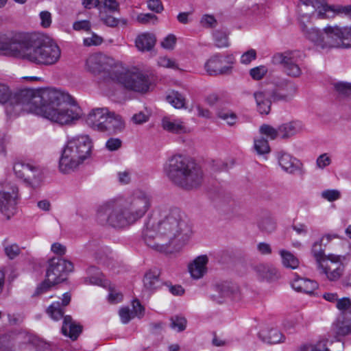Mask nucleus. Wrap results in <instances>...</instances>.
Listing matches in <instances>:
<instances>
[{"instance_id": "nucleus-1", "label": "nucleus", "mask_w": 351, "mask_h": 351, "mask_svg": "<svg viewBox=\"0 0 351 351\" xmlns=\"http://www.w3.org/2000/svg\"><path fill=\"white\" fill-rule=\"evenodd\" d=\"M0 104H5L9 119L26 112L64 125L78 119L81 114L80 106L69 94L52 88H27L12 93L8 86L0 83Z\"/></svg>"}, {"instance_id": "nucleus-2", "label": "nucleus", "mask_w": 351, "mask_h": 351, "mask_svg": "<svg viewBox=\"0 0 351 351\" xmlns=\"http://www.w3.org/2000/svg\"><path fill=\"white\" fill-rule=\"evenodd\" d=\"M192 232L186 216L178 208L160 210L148 217L143 229L147 246L171 253L179 250Z\"/></svg>"}, {"instance_id": "nucleus-3", "label": "nucleus", "mask_w": 351, "mask_h": 351, "mask_svg": "<svg viewBox=\"0 0 351 351\" xmlns=\"http://www.w3.org/2000/svg\"><path fill=\"white\" fill-rule=\"evenodd\" d=\"M152 206V197L142 191L130 195L110 200L97 210V219L102 225L122 230L140 221Z\"/></svg>"}, {"instance_id": "nucleus-4", "label": "nucleus", "mask_w": 351, "mask_h": 351, "mask_svg": "<svg viewBox=\"0 0 351 351\" xmlns=\"http://www.w3.org/2000/svg\"><path fill=\"white\" fill-rule=\"evenodd\" d=\"M165 171L175 185L184 190L196 189L204 182L202 168L195 161L182 155L172 156L169 160Z\"/></svg>"}, {"instance_id": "nucleus-5", "label": "nucleus", "mask_w": 351, "mask_h": 351, "mask_svg": "<svg viewBox=\"0 0 351 351\" xmlns=\"http://www.w3.org/2000/svg\"><path fill=\"white\" fill-rule=\"evenodd\" d=\"M61 50L53 40L25 34L20 58L38 66H49L60 59Z\"/></svg>"}, {"instance_id": "nucleus-6", "label": "nucleus", "mask_w": 351, "mask_h": 351, "mask_svg": "<svg viewBox=\"0 0 351 351\" xmlns=\"http://www.w3.org/2000/svg\"><path fill=\"white\" fill-rule=\"evenodd\" d=\"M91 148L92 142L88 135H80L69 139L59 160L60 172L70 173L75 171L90 156Z\"/></svg>"}, {"instance_id": "nucleus-7", "label": "nucleus", "mask_w": 351, "mask_h": 351, "mask_svg": "<svg viewBox=\"0 0 351 351\" xmlns=\"http://www.w3.org/2000/svg\"><path fill=\"white\" fill-rule=\"evenodd\" d=\"M87 124L94 130L114 134L121 132L124 122L119 115L111 112L106 108L92 110L86 118Z\"/></svg>"}, {"instance_id": "nucleus-8", "label": "nucleus", "mask_w": 351, "mask_h": 351, "mask_svg": "<svg viewBox=\"0 0 351 351\" xmlns=\"http://www.w3.org/2000/svg\"><path fill=\"white\" fill-rule=\"evenodd\" d=\"M316 246L317 244L313 245L312 253L316 260L317 268L329 280H337L343 273V263L347 260V256L333 254L325 256L323 249L316 251Z\"/></svg>"}, {"instance_id": "nucleus-9", "label": "nucleus", "mask_w": 351, "mask_h": 351, "mask_svg": "<svg viewBox=\"0 0 351 351\" xmlns=\"http://www.w3.org/2000/svg\"><path fill=\"white\" fill-rule=\"evenodd\" d=\"M341 29L337 25L327 26L323 31L312 28L308 31V40L317 50L342 48Z\"/></svg>"}, {"instance_id": "nucleus-10", "label": "nucleus", "mask_w": 351, "mask_h": 351, "mask_svg": "<svg viewBox=\"0 0 351 351\" xmlns=\"http://www.w3.org/2000/svg\"><path fill=\"white\" fill-rule=\"evenodd\" d=\"M304 53L299 51H287L283 53H276L271 57V63L274 65H281L283 71L289 77H298L302 74V69L298 63V59Z\"/></svg>"}, {"instance_id": "nucleus-11", "label": "nucleus", "mask_w": 351, "mask_h": 351, "mask_svg": "<svg viewBox=\"0 0 351 351\" xmlns=\"http://www.w3.org/2000/svg\"><path fill=\"white\" fill-rule=\"evenodd\" d=\"M311 5L313 10L311 16L317 19H332L335 16H344L351 18V5H329L326 0H308V6Z\"/></svg>"}, {"instance_id": "nucleus-12", "label": "nucleus", "mask_w": 351, "mask_h": 351, "mask_svg": "<svg viewBox=\"0 0 351 351\" xmlns=\"http://www.w3.org/2000/svg\"><path fill=\"white\" fill-rule=\"evenodd\" d=\"M47 314L54 320L63 318L62 332L64 336L69 337L73 341L77 339L82 331V326L75 324L70 315L64 316V311L60 307L59 302L51 304L47 309Z\"/></svg>"}, {"instance_id": "nucleus-13", "label": "nucleus", "mask_w": 351, "mask_h": 351, "mask_svg": "<svg viewBox=\"0 0 351 351\" xmlns=\"http://www.w3.org/2000/svg\"><path fill=\"white\" fill-rule=\"evenodd\" d=\"M117 80L126 89L141 93H147L151 85L148 75L141 71L120 73Z\"/></svg>"}, {"instance_id": "nucleus-14", "label": "nucleus", "mask_w": 351, "mask_h": 351, "mask_svg": "<svg viewBox=\"0 0 351 351\" xmlns=\"http://www.w3.org/2000/svg\"><path fill=\"white\" fill-rule=\"evenodd\" d=\"M73 265L71 261L58 257L49 260L46 278L52 284H58L66 280L68 273L73 271Z\"/></svg>"}, {"instance_id": "nucleus-15", "label": "nucleus", "mask_w": 351, "mask_h": 351, "mask_svg": "<svg viewBox=\"0 0 351 351\" xmlns=\"http://www.w3.org/2000/svg\"><path fill=\"white\" fill-rule=\"evenodd\" d=\"M25 33L15 32L0 34V51L20 58Z\"/></svg>"}, {"instance_id": "nucleus-16", "label": "nucleus", "mask_w": 351, "mask_h": 351, "mask_svg": "<svg viewBox=\"0 0 351 351\" xmlns=\"http://www.w3.org/2000/svg\"><path fill=\"white\" fill-rule=\"evenodd\" d=\"M234 58L232 55L222 56L216 54L212 56L205 64V69L210 75L229 74Z\"/></svg>"}, {"instance_id": "nucleus-17", "label": "nucleus", "mask_w": 351, "mask_h": 351, "mask_svg": "<svg viewBox=\"0 0 351 351\" xmlns=\"http://www.w3.org/2000/svg\"><path fill=\"white\" fill-rule=\"evenodd\" d=\"M18 188L5 186L0 191V213L10 219L17 212Z\"/></svg>"}, {"instance_id": "nucleus-18", "label": "nucleus", "mask_w": 351, "mask_h": 351, "mask_svg": "<svg viewBox=\"0 0 351 351\" xmlns=\"http://www.w3.org/2000/svg\"><path fill=\"white\" fill-rule=\"evenodd\" d=\"M17 177L22 178L31 187L38 186L42 181L41 170L32 165L16 162L13 167Z\"/></svg>"}, {"instance_id": "nucleus-19", "label": "nucleus", "mask_w": 351, "mask_h": 351, "mask_svg": "<svg viewBox=\"0 0 351 351\" xmlns=\"http://www.w3.org/2000/svg\"><path fill=\"white\" fill-rule=\"evenodd\" d=\"M113 60L101 53L90 54L86 59L85 69L93 74H99L102 72L109 71Z\"/></svg>"}, {"instance_id": "nucleus-20", "label": "nucleus", "mask_w": 351, "mask_h": 351, "mask_svg": "<svg viewBox=\"0 0 351 351\" xmlns=\"http://www.w3.org/2000/svg\"><path fill=\"white\" fill-rule=\"evenodd\" d=\"M295 84L287 80H282L276 83V88L271 92V97L274 101H289L295 95Z\"/></svg>"}, {"instance_id": "nucleus-21", "label": "nucleus", "mask_w": 351, "mask_h": 351, "mask_svg": "<svg viewBox=\"0 0 351 351\" xmlns=\"http://www.w3.org/2000/svg\"><path fill=\"white\" fill-rule=\"evenodd\" d=\"M215 293L211 295V299L217 303H222L225 299L234 298L238 294V287L229 282H223L215 286Z\"/></svg>"}, {"instance_id": "nucleus-22", "label": "nucleus", "mask_w": 351, "mask_h": 351, "mask_svg": "<svg viewBox=\"0 0 351 351\" xmlns=\"http://www.w3.org/2000/svg\"><path fill=\"white\" fill-rule=\"evenodd\" d=\"M208 258L206 255H201L196 257L189 266V271L194 279H199L204 276L207 271L206 265Z\"/></svg>"}, {"instance_id": "nucleus-23", "label": "nucleus", "mask_w": 351, "mask_h": 351, "mask_svg": "<svg viewBox=\"0 0 351 351\" xmlns=\"http://www.w3.org/2000/svg\"><path fill=\"white\" fill-rule=\"evenodd\" d=\"M160 272L159 269L155 268L147 271L143 278V285L145 291L153 293L160 289L163 282L160 279Z\"/></svg>"}, {"instance_id": "nucleus-24", "label": "nucleus", "mask_w": 351, "mask_h": 351, "mask_svg": "<svg viewBox=\"0 0 351 351\" xmlns=\"http://www.w3.org/2000/svg\"><path fill=\"white\" fill-rule=\"evenodd\" d=\"M156 43V36L149 32L140 34L135 39L136 47L142 52L151 51L155 46Z\"/></svg>"}, {"instance_id": "nucleus-25", "label": "nucleus", "mask_w": 351, "mask_h": 351, "mask_svg": "<svg viewBox=\"0 0 351 351\" xmlns=\"http://www.w3.org/2000/svg\"><path fill=\"white\" fill-rule=\"evenodd\" d=\"M302 128L301 121L298 120L285 123L278 126L279 137L282 139L289 138L299 133Z\"/></svg>"}, {"instance_id": "nucleus-26", "label": "nucleus", "mask_w": 351, "mask_h": 351, "mask_svg": "<svg viewBox=\"0 0 351 351\" xmlns=\"http://www.w3.org/2000/svg\"><path fill=\"white\" fill-rule=\"evenodd\" d=\"M269 97H271V93H268L265 91H256L254 93L257 110L261 114L267 115L270 112L271 101Z\"/></svg>"}, {"instance_id": "nucleus-27", "label": "nucleus", "mask_w": 351, "mask_h": 351, "mask_svg": "<svg viewBox=\"0 0 351 351\" xmlns=\"http://www.w3.org/2000/svg\"><path fill=\"white\" fill-rule=\"evenodd\" d=\"M278 162L285 171L291 173L299 171L302 166L300 160L287 153H282L280 155Z\"/></svg>"}, {"instance_id": "nucleus-28", "label": "nucleus", "mask_w": 351, "mask_h": 351, "mask_svg": "<svg viewBox=\"0 0 351 351\" xmlns=\"http://www.w3.org/2000/svg\"><path fill=\"white\" fill-rule=\"evenodd\" d=\"M254 269L260 278L267 281H274L280 277L278 269L271 265L258 264Z\"/></svg>"}, {"instance_id": "nucleus-29", "label": "nucleus", "mask_w": 351, "mask_h": 351, "mask_svg": "<svg viewBox=\"0 0 351 351\" xmlns=\"http://www.w3.org/2000/svg\"><path fill=\"white\" fill-rule=\"evenodd\" d=\"M162 127L165 130L174 134H182L186 132V128L182 121L172 119L168 117L162 119Z\"/></svg>"}, {"instance_id": "nucleus-30", "label": "nucleus", "mask_w": 351, "mask_h": 351, "mask_svg": "<svg viewBox=\"0 0 351 351\" xmlns=\"http://www.w3.org/2000/svg\"><path fill=\"white\" fill-rule=\"evenodd\" d=\"M333 330L337 336L351 335V318L339 316L333 324Z\"/></svg>"}, {"instance_id": "nucleus-31", "label": "nucleus", "mask_w": 351, "mask_h": 351, "mask_svg": "<svg viewBox=\"0 0 351 351\" xmlns=\"http://www.w3.org/2000/svg\"><path fill=\"white\" fill-rule=\"evenodd\" d=\"M263 341L267 343H278L282 341L283 335L277 329L263 330L258 333Z\"/></svg>"}, {"instance_id": "nucleus-32", "label": "nucleus", "mask_w": 351, "mask_h": 351, "mask_svg": "<svg viewBox=\"0 0 351 351\" xmlns=\"http://www.w3.org/2000/svg\"><path fill=\"white\" fill-rule=\"evenodd\" d=\"M279 253L282 258V264L285 267L295 269L299 266L298 259L290 252L280 250Z\"/></svg>"}, {"instance_id": "nucleus-33", "label": "nucleus", "mask_w": 351, "mask_h": 351, "mask_svg": "<svg viewBox=\"0 0 351 351\" xmlns=\"http://www.w3.org/2000/svg\"><path fill=\"white\" fill-rule=\"evenodd\" d=\"M258 227L262 232L270 234L276 230V223L271 217H265L259 220Z\"/></svg>"}, {"instance_id": "nucleus-34", "label": "nucleus", "mask_w": 351, "mask_h": 351, "mask_svg": "<svg viewBox=\"0 0 351 351\" xmlns=\"http://www.w3.org/2000/svg\"><path fill=\"white\" fill-rule=\"evenodd\" d=\"M3 246L4 253L10 260H14L21 252L20 247L16 243L9 244L8 239L3 241Z\"/></svg>"}, {"instance_id": "nucleus-35", "label": "nucleus", "mask_w": 351, "mask_h": 351, "mask_svg": "<svg viewBox=\"0 0 351 351\" xmlns=\"http://www.w3.org/2000/svg\"><path fill=\"white\" fill-rule=\"evenodd\" d=\"M86 273L88 275V276L85 278V282L86 284L100 285L101 282V273L97 267L90 266L87 269Z\"/></svg>"}, {"instance_id": "nucleus-36", "label": "nucleus", "mask_w": 351, "mask_h": 351, "mask_svg": "<svg viewBox=\"0 0 351 351\" xmlns=\"http://www.w3.org/2000/svg\"><path fill=\"white\" fill-rule=\"evenodd\" d=\"M167 101L176 108H182L184 107L185 98L177 91H172L166 97Z\"/></svg>"}, {"instance_id": "nucleus-37", "label": "nucleus", "mask_w": 351, "mask_h": 351, "mask_svg": "<svg viewBox=\"0 0 351 351\" xmlns=\"http://www.w3.org/2000/svg\"><path fill=\"white\" fill-rule=\"evenodd\" d=\"M307 6V0H300L298 5V21L300 23L302 31L306 33V7Z\"/></svg>"}, {"instance_id": "nucleus-38", "label": "nucleus", "mask_w": 351, "mask_h": 351, "mask_svg": "<svg viewBox=\"0 0 351 351\" xmlns=\"http://www.w3.org/2000/svg\"><path fill=\"white\" fill-rule=\"evenodd\" d=\"M187 321L184 317L175 315L170 318V327L177 332H182L186 328Z\"/></svg>"}, {"instance_id": "nucleus-39", "label": "nucleus", "mask_w": 351, "mask_h": 351, "mask_svg": "<svg viewBox=\"0 0 351 351\" xmlns=\"http://www.w3.org/2000/svg\"><path fill=\"white\" fill-rule=\"evenodd\" d=\"M341 40H342V48H351V25L340 27Z\"/></svg>"}, {"instance_id": "nucleus-40", "label": "nucleus", "mask_w": 351, "mask_h": 351, "mask_svg": "<svg viewBox=\"0 0 351 351\" xmlns=\"http://www.w3.org/2000/svg\"><path fill=\"white\" fill-rule=\"evenodd\" d=\"M217 117L226 121L229 125H233L237 120V114L231 110H219L217 113Z\"/></svg>"}, {"instance_id": "nucleus-41", "label": "nucleus", "mask_w": 351, "mask_h": 351, "mask_svg": "<svg viewBox=\"0 0 351 351\" xmlns=\"http://www.w3.org/2000/svg\"><path fill=\"white\" fill-rule=\"evenodd\" d=\"M254 149L259 155L268 154L270 152V147L267 140L261 138L254 140Z\"/></svg>"}, {"instance_id": "nucleus-42", "label": "nucleus", "mask_w": 351, "mask_h": 351, "mask_svg": "<svg viewBox=\"0 0 351 351\" xmlns=\"http://www.w3.org/2000/svg\"><path fill=\"white\" fill-rule=\"evenodd\" d=\"M259 132L261 134L265 135L271 140H274L279 136L278 128L276 129L268 124H263L260 127Z\"/></svg>"}, {"instance_id": "nucleus-43", "label": "nucleus", "mask_w": 351, "mask_h": 351, "mask_svg": "<svg viewBox=\"0 0 351 351\" xmlns=\"http://www.w3.org/2000/svg\"><path fill=\"white\" fill-rule=\"evenodd\" d=\"M292 288L299 293H307V283L306 279L303 278H300L298 275H295V278H294L293 282L291 283Z\"/></svg>"}, {"instance_id": "nucleus-44", "label": "nucleus", "mask_w": 351, "mask_h": 351, "mask_svg": "<svg viewBox=\"0 0 351 351\" xmlns=\"http://www.w3.org/2000/svg\"><path fill=\"white\" fill-rule=\"evenodd\" d=\"M215 45L218 47L228 46V36L226 32L217 30L213 33Z\"/></svg>"}, {"instance_id": "nucleus-45", "label": "nucleus", "mask_w": 351, "mask_h": 351, "mask_svg": "<svg viewBox=\"0 0 351 351\" xmlns=\"http://www.w3.org/2000/svg\"><path fill=\"white\" fill-rule=\"evenodd\" d=\"M321 197L328 202H334L341 198V193L337 189H326L321 193Z\"/></svg>"}, {"instance_id": "nucleus-46", "label": "nucleus", "mask_w": 351, "mask_h": 351, "mask_svg": "<svg viewBox=\"0 0 351 351\" xmlns=\"http://www.w3.org/2000/svg\"><path fill=\"white\" fill-rule=\"evenodd\" d=\"M267 73V69L264 65L256 66L250 70V75L254 80H260L264 77Z\"/></svg>"}, {"instance_id": "nucleus-47", "label": "nucleus", "mask_w": 351, "mask_h": 351, "mask_svg": "<svg viewBox=\"0 0 351 351\" xmlns=\"http://www.w3.org/2000/svg\"><path fill=\"white\" fill-rule=\"evenodd\" d=\"M121 322L124 324L129 323V322L134 317V313L130 311L128 307H123L119 311Z\"/></svg>"}, {"instance_id": "nucleus-48", "label": "nucleus", "mask_w": 351, "mask_h": 351, "mask_svg": "<svg viewBox=\"0 0 351 351\" xmlns=\"http://www.w3.org/2000/svg\"><path fill=\"white\" fill-rule=\"evenodd\" d=\"M157 19L158 18L155 14L147 13L138 14L137 16L136 20L139 23L146 25L152 22L154 23L156 21H157Z\"/></svg>"}, {"instance_id": "nucleus-49", "label": "nucleus", "mask_w": 351, "mask_h": 351, "mask_svg": "<svg viewBox=\"0 0 351 351\" xmlns=\"http://www.w3.org/2000/svg\"><path fill=\"white\" fill-rule=\"evenodd\" d=\"M56 284H52L51 281L48 280L47 278L43 282H42L36 289V291L34 293V296L39 295L43 293L47 292L51 287L55 285Z\"/></svg>"}, {"instance_id": "nucleus-50", "label": "nucleus", "mask_w": 351, "mask_h": 351, "mask_svg": "<svg viewBox=\"0 0 351 351\" xmlns=\"http://www.w3.org/2000/svg\"><path fill=\"white\" fill-rule=\"evenodd\" d=\"M256 58V51L251 49L245 52L241 57V63L243 64H248L252 60Z\"/></svg>"}, {"instance_id": "nucleus-51", "label": "nucleus", "mask_w": 351, "mask_h": 351, "mask_svg": "<svg viewBox=\"0 0 351 351\" xmlns=\"http://www.w3.org/2000/svg\"><path fill=\"white\" fill-rule=\"evenodd\" d=\"M147 7L150 10L156 13H160L164 10L160 0H147Z\"/></svg>"}, {"instance_id": "nucleus-52", "label": "nucleus", "mask_w": 351, "mask_h": 351, "mask_svg": "<svg viewBox=\"0 0 351 351\" xmlns=\"http://www.w3.org/2000/svg\"><path fill=\"white\" fill-rule=\"evenodd\" d=\"M122 145V141L118 138H110L106 143V147L111 152L119 149Z\"/></svg>"}, {"instance_id": "nucleus-53", "label": "nucleus", "mask_w": 351, "mask_h": 351, "mask_svg": "<svg viewBox=\"0 0 351 351\" xmlns=\"http://www.w3.org/2000/svg\"><path fill=\"white\" fill-rule=\"evenodd\" d=\"M331 162L330 158L327 154H321L316 160V166L318 169H324Z\"/></svg>"}, {"instance_id": "nucleus-54", "label": "nucleus", "mask_w": 351, "mask_h": 351, "mask_svg": "<svg viewBox=\"0 0 351 351\" xmlns=\"http://www.w3.org/2000/svg\"><path fill=\"white\" fill-rule=\"evenodd\" d=\"M84 45L87 47L99 45L103 42V38L101 36L93 34L91 37L86 38L84 39Z\"/></svg>"}, {"instance_id": "nucleus-55", "label": "nucleus", "mask_w": 351, "mask_h": 351, "mask_svg": "<svg viewBox=\"0 0 351 351\" xmlns=\"http://www.w3.org/2000/svg\"><path fill=\"white\" fill-rule=\"evenodd\" d=\"M149 114L143 111L134 114L132 117V121L135 124H142L149 120Z\"/></svg>"}, {"instance_id": "nucleus-56", "label": "nucleus", "mask_w": 351, "mask_h": 351, "mask_svg": "<svg viewBox=\"0 0 351 351\" xmlns=\"http://www.w3.org/2000/svg\"><path fill=\"white\" fill-rule=\"evenodd\" d=\"M176 40V37L173 34H169L161 43V46L166 49H173Z\"/></svg>"}, {"instance_id": "nucleus-57", "label": "nucleus", "mask_w": 351, "mask_h": 351, "mask_svg": "<svg viewBox=\"0 0 351 351\" xmlns=\"http://www.w3.org/2000/svg\"><path fill=\"white\" fill-rule=\"evenodd\" d=\"M103 6L104 8L111 12L119 10V3L117 0H103Z\"/></svg>"}, {"instance_id": "nucleus-58", "label": "nucleus", "mask_w": 351, "mask_h": 351, "mask_svg": "<svg viewBox=\"0 0 351 351\" xmlns=\"http://www.w3.org/2000/svg\"><path fill=\"white\" fill-rule=\"evenodd\" d=\"M90 27V23L87 20L75 21L73 25V28L76 31H89Z\"/></svg>"}, {"instance_id": "nucleus-59", "label": "nucleus", "mask_w": 351, "mask_h": 351, "mask_svg": "<svg viewBox=\"0 0 351 351\" xmlns=\"http://www.w3.org/2000/svg\"><path fill=\"white\" fill-rule=\"evenodd\" d=\"M308 351H329L326 348V340L322 339L308 347Z\"/></svg>"}, {"instance_id": "nucleus-60", "label": "nucleus", "mask_w": 351, "mask_h": 351, "mask_svg": "<svg viewBox=\"0 0 351 351\" xmlns=\"http://www.w3.org/2000/svg\"><path fill=\"white\" fill-rule=\"evenodd\" d=\"M336 307L341 311H347L351 307V301L348 298L338 299L336 302Z\"/></svg>"}, {"instance_id": "nucleus-61", "label": "nucleus", "mask_w": 351, "mask_h": 351, "mask_svg": "<svg viewBox=\"0 0 351 351\" xmlns=\"http://www.w3.org/2000/svg\"><path fill=\"white\" fill-rule=\"evenodd\" d=\"M160 66L170 69H178L176 62L167 57H162L158 60Z\"/></svg>"}, {"instance_id": "nucleus-62", "label": "nucleus", "mask_w": 351, "mask_h": 351, "mask_svg": "<svg viewBox=\"0 0 351 351\" xmlns=\"http://www.w3.org/2000/svg\"><path fill=\"white\" fill-rule=\"evenodd\" d=\"M40 18L41 20V25L43 27H49L51 23V13L47 11H43L40 13Z\"/></svg>"}, {"instance_id": "nucleus-63", "label": "nucleus", "mask_w": 351, "mask_h": 351, "mask_svg": "<svg viewBox=\"0 0 351 351\" xmlns=\"http://www.w3.org/2000/svg\"><path fill=\"white\" fill-rule=\"evenodd\" d=\"M335 88L339 93L345 95H351V84L346 82H339L335 84Z\"/></svg>"}, {"instance_id": "nucleus-64", "label": "nucleus", "mask_w": 351, "mask_h": 351, "mask_svg": "<svg viewBox=\"0 0 351 351\" xmlns=\"http://www.w3.org/2000/svg\"><path fill=\"white\" fill-rule=\"evenodd\" d=\"M257 250L262 255H269L272 253L271 245L265 242H261L258 243Z\"/></svg>"}]
</instances>
